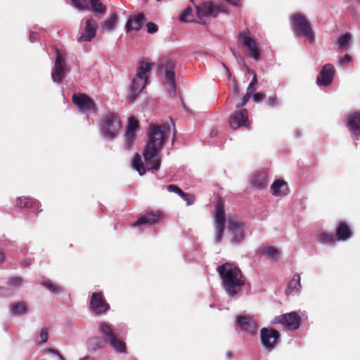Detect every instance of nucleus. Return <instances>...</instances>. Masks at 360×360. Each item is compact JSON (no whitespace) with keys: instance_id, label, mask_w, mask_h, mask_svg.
Here are the masks:
<instances>
[{"instance_id":"5","label":"nucleus","mask_w":360,"mask_h":360,"mask_svg":"<svg viewBox=\"0 0 360 360\" xmlns=\"http://www.w3.org/2000/svg\"><path fill=\"white\" fill-rule=\"evenodd\" d=\"M292 28L296 35L306 37L310 42L314 41L315 34L309 20L302 13H295L290 18Z\"/></svg>"},{"instance_id":"17","label":"nucleus","mask_w":360,"mask_h":360,"mask_svg":"<svg viewBox=\"0 0 360 360\" xmlns=\"http://www.w3.org/2000/svg\"><path fill=\"white\" fill-rule=\"evenodd\" d=\"M91 309L97 314L105 313L109 309L110 305L103 296L101 292H94L90 300Z\"/></svg>"},{"instance_id":"60","label":"nucleus","mask_w":360,"mask_h":360,"mask_svg":"<svg viewBox=\"0 0 360 360\" xmlns=\"http://www.w3.org/2000/svg\"><path fill=\"white\" fill-rule=\"evenodd\" d=\"M4 259V255L1 252H0V263Z\"/></svg>"},{"instance_id":"52","label":"nucleus","mask_w":360,"mask_h":360,"mask_svg":"<svg viewBox=\"0 0 360 360\" xmlns=\"http://www.w3.org/2000/svg\"><path fill=\"white\" fill-rule=\"evenodd\" d=\"M250 94H251V93H248L247 91L245 95L243 97L241 103H239L236 104V108H240V107L244 106L245 105H246V103H248V101H249V99L250 98Z\"/></svg>"},{"instance_id":"37","label":"nucleus","mask_w":360,"mask_h":360,"mask_svg":"<svg viewBox=\"0 0 360 360\" xmlns=\"http://www.w3.org/2000/svg\"><path fill=\"white\" fill-rule=\"evenodd\" d=\"M139 127V121L134 117L131 116L128 119L127 129L126 132L135 133Z\"/></svg>"},{"instance_id":"31","label":"nucleus","mask_w":360,"mask_h":360,"mask_svg":"<svg viewBox=\"0 0 360 360\" xmlns=\"http://www.w3.org/2000/svg\"><path fill=\"white\" fill-rule=\"evenodd\" d=\"M132 166L141 176L143 175L146 173V169L143 166V162L141 160V157L139 154L136 153L135 155L134 156L132 160Z\"/></svg>"},{"instance_id":"32","label":"nucleus","mask_w":360,"mask_h":360,"mask_svg":"<svg viewBox=\"0 0 360 360\" xmlns=\"http://www.w3.org/2000/svg\"><path fill=\"white\" fill-rule=\"evenodd\" d=\"M318 240L321 243L333 245L337 240L335 235L333 233L323 232L318 236Z\"/></svg>"},{"instance_id":"40","label":"nucleus","mask_w":360,"mask_h":360,"mask_svg":"<svg viewBox=\"0 0 360 360\" xmlns=\"http://www.w3.org/2000/svg\"><path fill=\"white\" fill-rule=\"evenodd\" d=\"M225 229V225H215V241L219 243L221 240L224 232Z\"/></svg>"},{"instance_id":"29","label":"nucleus","mask_w":360,"mask_h":360,"mask_svg":"<svg viewBox=\"0 0 360 360\" xmlns=\"http://www.w3.org/2000/svg\"><path fill=\"white\" fill-rule=\"evenodd\" d=\"M260 252L272 261H277L279 258V251L273 246H266L261 249Z\"/></svg>"},{"instance_id":"2","label":"nucleus","mask_w":360,"mask_h":360,"mask_svg":"<svg viewBox=\"0 0 360 360\" xmlns=\"http://www.w3.org/2000/svg\"><path fill=\"white\" fill-rule=\"evenodd\" d=\"M217 271L226 294L231 297L238 295L245 284V278L240 268L226 262L218 266Z\"/></svg>"},{"instance_id":"43","label":"nucleus","mask_w":360,"mask_h":360,"mask_svg":"<svg viewBox=\"0 0 360 360\" xmlns=\"http://www.w3.org/2000/svg\"><path fill=\"white\" fill-rule=\"evenodd\" d=\"M49 339V330L47 328H43L39 333V341L38 345H41L47 342Z\"/></svg>"},{"instance_id":"47","label":"nucleus","mask_w":360,"mask_h":360,"mask_svg":"<svg viewBox=\"0 0 360 360\" xmlns=\"http://www.w3.org/2000/svg\"><path fill=\"white\" fill-rule=\"evenodd\" d=\"M167 189L169 192L176 193L179 195H185L184 192L176 185L170 184V185L167 186Z\"/></svg>"},{"instance_id":"16","label":"nucleus","mask_w":360,"mask_h":360,"mask_svg":"<svg viewBox=\"0 0 360 360\" xmlns=\"http://www.w3.org/2000/svg\"><path fill=\"white\" fill-rule=\"evenodd\" d=\"M159 68L165 70V79L168 82L170 88L173 90L174 92H175V63L173 60L169 59L162 60L159 64Z\"/></svg>"},{"instance_id":"33","label":"nucleus","mask_w":360,"mask_h":360,"mask_svg":"<svg viewBox=\"0 0 360 360\" xmlns=\"http://www.w3.org/2000/svg\"><path fill=\"white\" fill-rule=\"evenodd\" d=\"M11 310L13 314L17 316L24 315L27 313V308L26 303L19 302L12 304Z\"/></svg>"},{"instance_id":"61","label":"nucleus","mask_w":360,"mask_h":360,"mask_svg":"<svg viewBox=\"0 0 360 360\" xmlns=\"http://www.w3.org/2000/svg\"><path fill=\"white\" fill-rule=\"evenodd\" d=\"M226 68V70H227V73H228L229 77H231V75L230 71L228 70V68Z\"/></svg>"},{"instance_id":"10","label":"nucleus","mask_w":360,"mask_h":360,"mask_svg":"<svg viewBox=\"0 0 360 360\" xmlns=\"http://www.w3.org/2000/svg\"><path fill=\"white\" fill-rule=\"evenodd\" d=\"M250 122L248 119V112L246 109H241L231 115L229 125L233 129H237L240 127L250 129Z\"/></svg>"},{"instance_id":"14","label":"nucleus","mask_w":360,"mask_h":360,"mask_svg":"<svg viewBox=\"0 0 360 360\" xmlns=\"http://www.w3.org/2000/svg\"><path fill=\"white\" fill-rule=\"evenodd\" d=\"M261 342L262 345L271 350L276 343L277 340L280 337L278 330L274 328H262L260 330Z\"/></svg>"},{"instance_id":"20","label":"nucleus","mask_w":360,"mask_h":360,"mask_svg":"<svg viewBox=\"0 0 360 360\" xmlns=\"http://www.w3.org/2000/svg\"><path fill=\"white\" fill-rule=\"evenodd\" d=\"M347 127L351 136L359 139L360 138V112H354L349 115L347 118Z\"/></svg>"},{"instance_id":"48","label":"nucleus","mask_w":360,"mask_h":360,"mask_svg":"<svg viewBox=\"0 0 360 360\" xmlns=\"http://www.w3.org/2000/svg\"><path fill=\"white\" fill-rule=\"evenodd\" d=\"M184 195H180V196L186 202L187 205H191L193 204L194 200H195L194 195H193L191 194L186 193H184Z\"/></svg>"},{"instance_id":"15","label":"nucleus","mask_w":360,"mask_h":360,"mask_svg":"<svg viewBox=\"0 0 360 360\" xmlns=\"http://www.w3.org/2000/svg\"><path fill=\"white\" fill-rule=\"evenodd\" d=\"M228 229L231 233L233 243H238L244 238V224L236 220V218L229 217L227 220Z\"/></svg>"},{"instance_id":"63","label":"nucleus","mask_w":360,"mask_h":360,"mask_svg":"<svg viewBox=\"0 0 360 360\" xmlns=\"http://www.w3.org/2000/svg\"><path fill=\"white\" fill-rule=\"evenodd\" d=\"M231 356V353H229L228 354V356Z\"/></svg>"},{"instance_id":"36","label":"nucleus","mask_w":360,"mask_h":360,"mask_svg":"<svg viewBox=\"0 0 360 360\" xmlns=\"http://www.w3.org/2000/svg\"><path fill=\"white\" fill-rule=\"evenodd\" d=\"M351 41V34L349 32L345 33V34L340 37L338 40V44L339 47L342 49H347L349 46V43Z\"/></svg>"},{"instance_id":"58","label":"nucleus","mask_w":360,"mask_h":360,"mask_svg":"<svg viewBox=\"0 0 360 360\" xmlns=\"http://www.w3.org/2000/svg\"><path fill=\"white\" fill-rule=\"evenodd\" d=\"M217 131H216L215 129H213L211 132H210V136L211 137H214L215 136H217Z\"/></svg>"},{"instance_id":"4","label":"nucleus","mask_w":360,"mask_h":360,"mask_svg":"<svg viewBox=\"0 0 360 360\" xmlns=\"http://www.w3.org/2000/svg\"><path fill=\"white\" fill-rule=\"evenodd\" d=\"M99 127L105 137L113 139L121 129L122 122L118 114L113 112H108L102 115Z\"/></svg>"},{"instance_id":"19","label":"nucleus","mask_w":360,"mask_h":360,"mask_svg":"<svg viewBox=\"0 0 360 360\" xmlns=\"http://www.w3.org/2000/svg\"><path fill=\"white\" fill-rule=\"evenodd\" d=\"M163 217L160 211H152L139 217L132 224L133 226H141L143 225L152 226L158 223Z\"/></svg>"},{"instance_id":"9","label":"nucleus","mask_w":360,"mask_h":360,"mask_svg":"<svg viewBox=\"0 0 360 360\" xmlns=\"http://www.w3.org/2000/svg\"><path fill=\"white\" fill-rule=\"evenodd\" d=\"M72 4L79 10H92L96 14H104L107 8L100 0H89L91 6L87 0H70Z\"/></svg>"},{"instance_id":"46","label":"nucleus","mask_w":360,"mask_h":360,"mask_svg":"<svg viewBox=\"0 0 360 360\" xmlns=\"http://www.w3.org/2000/svg\"><path fill=\"white\" fill-rule=\"evenodd\" d=\"M253 73H254V76H253L252 80L249 84L248 89H247V91L248 93H251V94L253 93L254 91H255L256 85L257 84V75L255 72H253Z\"/></svg>"},{"instance_id":"45","label":"nucleus","mask_w":360,"mask_h":360,"mask_svg":"<svg viewBox=\"0 0 360 360\" xmlns=\"http://www.w3.org/2000/svg\"><path fill=\"white\" fill-rule=\"evenodd\" d=\"M265 103L269 107L274 108L279 104V101H278V98H277V96L276 95H274V96H269L266 98Z\"/></svg>"},{"instance_id":"56","label":"nucleus","mask_w":360,"mask_h":360,"mask_svg":"<svg viewBox=\"0 0 360 360\" xmlns=\"http://www.w3.org/2000/svg\"><path fill=\"white\" fill-rule=\"evenodd\" d=\"M225 1L233 6L238 5V0H225Z\"/></svg>"},{"instance_id":"39","label":"nucleus","mask_w":360,"mask_h":360,"mask_svg":"<svg viewBox=\"0 0 360 360\" xmlns=\"http://www.w3.org/2000/svg\"><path fill=\"white\" fill-rule=\"evenodd\" d=\"M41 283L42 285L49 289L52 293H58L63 291V288L60 286L52 283L51 281H44Z\"/></svg>"},{"instance_id":"44","label":"nucleus","mask_w":360,"mask_h":360,"mask_svg":"<svg viewBox=\"0 0 360 360\" xmlns=\"http://www.w3.org/2000/svg\"><path fill=\"white\" fill-rule=\"evenodd\" d=\"M23 281L20 277L16 276L11 278L7 282L8 286L18 287L22 283Z\"/></svg>"},{"instance_id":"64","label":"nucleus","mask_w":360,"mask_h":360,"mask_svg":"<svg viewBox=\"0 0 360 360\" xmlns=\"http://www.w3.org/2000/svg\"><path fill=\"white\" fill-rule=\"evenodd\" d=\"M148 0H144V1L146 3Z\"/></svg>"},{"instance_id":"50","label":"nucleus","mask_w":360,"mask_h":360,"mask_svg":"<svg viewBox=\"0 0 360 360\" xmlns=\"http://www.w3.org/2000/svg\"><path fill=\"white\" fill-rule=\"evenodd\" d=\"M158 30L157 25L154 22H150L147 24V31L150 34L155 33Z\"/></svg>"},{"instance_id":"62","label":"nucleus","mask_w":360,"mask_h":360,"mask_svg":"<svg viewBox=\"0 0 360 360\" xmlns=\"http://www.w3.org/2000/svg\"><path fill=\"white\" fill-rule=\"evenodd\" d=\"M31 263V261L27 262L26 265H29Z\"/></svg>"},{"instance_id":"18","label":"nucleus","mask_w":360,"mask_h":360,"mask_svg":"<svg viewBox=\"0 0 360 360\" xmlns=\"http://www.w3.org/2000/svg\"><path fill=\"white\" fill-rule=\"evenodd\" d=\"M335 73V70L332 64L328 63L324 65L317 76L316 84L319 86H329L333 82Z\"/></svg>"},{"instance_id":"55","label":"nucleus","mask_w":360,"mask_h":360,"mask_svg":"<svg viewBox=\"0 0 360 360\" xmlns=\"http://www.w3.org/2000/svg\"><path fill=\"white\" fill-rule=\"evenodd\" d=\"M39 38V35L37 32H31L30 34V39L31 40V41L34 42V41H37Z\"/></svg>"},{"instance_id":"11","label":"nucleus","mask_w":360,"mask_h":360,"mask_svg":"<svg viewBox=\"0 0 360 360\" xmlns=\"http://www.w3.org/2000/svg\"><path fill=\"white\" fill-rule=\"evenodd\" d=\"M301 322L300 316L296 312H290L282 314L274 318V323H281L285 328L296 330Z\"/></svg>"},{"instance_id":"59","label":"nucleus","mask_w":360,"mask_h":360,"mask_svg":"<svg viewBox=\"0 0 360 360\" xmlns=\"http://www.w3.org/2000/svg\"><path fill=\"white\" fill-rule=\"evenodd\" d=\"M79 360H93V359L89 356H86Z\"/></svg>"},{"instance_id":"51","label":"nucleus","mask_w":360,"mask_h":360,"mask_svg":"<svg viewBox=\"0 0 360 360\" xmlns=\"http://www.w3.org/2000/svg\"><path fill=\"white\" fill-rule=\"evenodd\" d=\"M240 94V87L238 86L236 80L234 79L233 80V92L232 97H237Z\"/></svg>"},{"instance_id":"26","label":"nucleus","mask_w":360,"mask_h":360,"mask_svg":"<svg viewBox=\"0 0 360 360\" xmlns=\"http://www.w3.org/2000/svg\"><path fill=\"white\" fill-rule=\"evenodd\" d=\"M214 221L215 225H225L224 207L221 200H219L216 203Z\"/></svg>"},{"instance_id":"23","label":"nucleus","mask_w":360,"mask_h":360,"mask_svg":"<svg viewBox=\"0 0 360 360\" xmlns=\"http://www.w3.org/2000/svg\"><path fill=\"white\" fill-rule=\"evenodd\" d=\"M352 236L350 226L345 222H340L336 228L335 237L338 241H346Z\"/></svg>"},{"instance_id":"53","label":"nucleus","mask_w":360,"mask_h":360,"mask_svg":"<svg viewBox=\"0 0 360 360\" xmlns=\"http://www.w3.org/2000/svg\"><path fill=\"white\" fill-rule=\"evenodd\" d=\"M264 94L261 92H257L253 96V100L255 102H260L263 100Z\"/></svg>"},{"instance_id":"25","label":"nucleus","mask_w":360,"mask_h":360,"mask_svg":"<svg viewBox=\"0 0 360 360\" xmlns=\"http://www.w3.org/2000/svg\"><path fill=\"white\" fill-rule=\"evenodd\" d=\"M302 286L300 283V276L298 274L293 275L292 279L289 281L288 287L285 290L287 295L291 294H298L301 290Z\"/></svg>"},{"instance_id":"34","label":"nucleus","mask_w":360,"mask_h":360,"mask_svg":"<svg viewBox=\"0 0 360 360\" xmlns=\"http://www.w3.org/2000/svg\"><path fill=\"white\" fill-rule=\"evenodd\" d=\"M35 200L30 198L20 197L16 199L15 205L19 208H30L33 206Z\"/></svg>"},{"instance_id":"27","label":"nucleus","mask_w":360,"mask_h":360,"mask_svg":"<svg viewBox=\"0 0 360 360\" xmlns=\"http://www.w3.org/2000/svg\"><path fill=\"white\" fill-rule=\"evenodd\" d=\"M67 68L65 65L55 64L53 70L51 73L53 79L55 82H60L64 79Z\"/></svg>"},{"instance_id":"38","label":"nucleus","mask_w":360,"mask_h":360,"mask_svg":"<svg viewBox=\"0 0 360 360\" xmlns=\"http://www.w3.org/2000/svg\"><path fill=\"white\" fill-rule=\"evenodd\" d=\"M56 58L55 64L65 65V57L66 53L64 50H61L58 47H56Z\"/></svg>"},{"instance_id":"24","label":"nucleus","mask_w":360,"mask_h":360,"mask_svg":"<svg viewBox=\"0 0 360 360\" xmlns=\"http://www.w3.org/2000/svg\"><path fill=\"white\" fill-rule=\"evenodd\" d=\"M271 192L274 195L282 196L288 193V184L281 179L276 180L271 186Z\"/></svg>"},{"instance_id":"21","label":"nucleus","mask_w":360,"mask_h":360,"mask_svg":"<svg viewBox=\"0 0 360 360\" xmlns=\"http://www.w3.org/2000/svg\"><path fill=\"white\" fill-rule=\"evenodd\" d=\"M237 326L248 333L253 334L257 329V324L255 321L250 316L240 315L236 319Z\"/></svg>"},{"instance_id":"42","label":"nucleus","mask_w":360,"mask_h":360,"mask_svg":"<svg viewBox=\"0 0 360 360\" xmlns=\"http://www.w3.org/2000/svg\"><path fill=\"white\" fill-rule=\"evenodd\" d=\"M192 15V9L190 7L186 8L181 15L179 17V20L181 22H189L191 21V19L189 18V16Z\"/></svg>"},{"instance_id":"8","label":"nucleus","mask_w":360,"mask_h":360,"mask_svg":"<svg viewBox=\"0 0 360 360\" xmlns=\"http://www.w3.org/2000/svg\"><path fill=\"white\" fill-rule=\"evenodd\" d=\"M250 34V31L246 29L239 32L238 39L241 40L242 45L248 49L249 55L255 60H258L260 58V52L256 41Z\"/></svg>"},{"instance_id":"41","label":"nucleus","mask_w":360,"mask_h":360,"mask_svg":"<svg viewBox=\"0 0 360 360\" xmlns=\"http://www.w3.org/2000/svg\"><path fill=\"white\" fill-rule=\"evenodd\" d=\"M125 136H126V141H125L124 147L127 150H129V149H130V148L131 147V146L133 145V143L134 142L136 134H135V133L126 132Z\"/></svg>"},{"instance_id":"57","label":"nucleus","mask_w":360,"mask_h":360,"mask_svg":"<svg viewBox=\"0 0 360 360\" xmlns=\"http://www.w3.org/2000/svg\"><path fill=\"white\" fill-rule=\"evenodd\" d=\"M6 291V289L4 287H0V295H4Z\"/></svg>"},{"instance_id":"3","label":"nucleus","mask_w":360,"mask_h":360,"mask_svg":"<svg viewBox=\"0 0 360 360\" xmlns=\"http://www.w3.org/2000/svg\"><path fill=\"white\" fill-rule=\"evenodd\" d=\"M153 64L145 60L140 62L135 77L130 85L129 101L134 103L138 95L145 88L148 82V75L150 73Z\"/></svg>"},{"instance_id":"6","label":"nucleus","mask_w":360,"mask_h":360,"mask_svg":"<svg viewBox=\"0 0 360 360\" xmlns=\"http://www.w3.org/2000/svg\"><path fill=\"white\" fill-rule=\"evenodd\" d=\"M197 15L199 18H215L219 13H226L222 5H218L212 1H205L196 6Z\"/></svg>"},{"instance_id":"1","label":"nucleus","mask_w":360,"mask_h":360,"mask_svg":"<svg viewBox=\"0 0 360 360\" xmlns=\"http://www.w3.org/2000/svg\"><path fill=\"white\" fill-rule=\"evenodd\" d=\"M170 134L169 124H150L148 131V141L143 151V158L148 170H158L161 164L158 153L162 150Z\"/></svg>"},{"instance_id":"35","label":"nucleus","mask_w":360,"mask_h":360,"mask_svg":"<svg viewBox=\"0 0 360 360\" xmlns=\"http://www.w3.org/2000/svg\"><path fill=\"white\" fill-rule=\"evenodd\" d=\"M117 22V15L115 13H113L109 18L105 20L103 24L102 27L103 29L107 31H111L114 29Z\"/></svg>"},{"instance_id":"28","label":"nucleus","mask_w":360,"mask_h":360,"mask_svg":"<svg viewBox=\"0 0 360 360\" xmlns=\"http://www.w3.org/2000/svg\"><path fill=\"white\" fill-rule=\"evenodd\" d=\"M252 185L259 189H263L267 186V175L265 172L256 174L252 180Z\"/></svg>"},{"instance_id":"22","label":"nucleus","mask_w":360,"mask_h":360,"mask_svg":"<svg viewBox=\"0 0 360 360\" xmlns=\"http://www.w3.org/2000/svg\"><path fill=\"white\" fill-rule=\"evenodd\" d=\"M146 20V18L143 13H139L131 15L125 25L127 32L140 30Z\"/></svg>"},{"instance_id":"54","label":"nucleus","mask_w":360,"mask_h":360,"mask_svg":"<svg viewBox=\"0 0 360 360\" xmlns=\"http://www.w3.org/2000/svg\"><path fill=\"white\" fill-rule=\"evenodd\" d=\"M351 56L349 54H346L340 60V64L343 65L346 63H348L351 60Z\"/></svg>"},{"instance_id":"49","label":"nucleus","mask_w":360,"mask_h":360,"mask_svg":"<svg viewBox=\"0 0 360 360\" xmlns=\"http://www.w3.org/2000/svg\"><path fill=\"white\" fill-rule=\"evenodd\" d=\"M44 352L50 353V354H53L54 356H56L60 360H65L64 357L60 354V353L58 350H56L55 349H53V348H51V347H48V348L44 349Z\"/></svg>"},{"instance_id":"12","label":"nucleus","mask_w":360,"mask_h":360,"mask_svg":"<svg viewBox=\"0 0 360 360\" xmlns=\"http://www.w3.org/2000/svg\"><path fill=\"white\" fill-rule=\"evenodd\" d=\"M98 23L92 18H87L85 21V26L83 32L77 38L78 42H90L96 36Z\"/></svg>"},{"instance_id":"7","label":"nucleus","mask_w":360,"mask_h":360,"mask_svg":"<svg viewBox=\"0 0 360 360\" xmlns=\"http://www.w3.org/2000/svg\"><path fill=\"white\" fill-rule=\"evenodd\" d=\"M99 330L102 335L107 338L110 345L117 352H126L125 343L116 338L114 332L108 323H101L99 324Z\"/></svg>"},{"instance_id":"30","label":"nucleus","mask_w":360,"mask_h":360,"mask_svg":"<svg viewBox=\"0 0 360 360\" xmlns=\"http://www.w3.org/2000/svg\"><path fill=\"white\" fill-rule=\"evenodd\" d=\"M107 342L108 340L105 337L104 340L98 337H94L89 340L88 345L91 349L96 351L98 349L103 348Z\"/></svg>"},{"instance_id":"13","label":"nucleus","mask_w":360,"mask_h":360,"mask_svg":"<svg viewBox=\"0 0 360 360\" xmlns=\"http://www.w3.org/2000/svg\"><path fill=\"white\" fill-rule=\"evenodd\" d=\"M72 102L77 105L79 111L86 112L90 110H92L94 112L97 111L94 101L85 94H74Z\"/></svg>"}]
</instances>
